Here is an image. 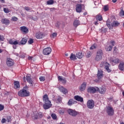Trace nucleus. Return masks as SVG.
<instances>
[{"label": "nucleus", "instance_id": "obj_32", "mask_svg": "<svg viewBox=\"0 0 124 124\" xmlns=\"http://www.w3.org/2000/svg\"><path fill=\"white\" fill-rule=\"evenodd\" d=\"M14 84L15 89H18V88H20V82H19V81H15Z\"/></svg>", "mask_w": 124, "mask_h": 124}, {"label": "nucleus", "instance_id": "obj_12", "mask_svg": "<svg viewBox=\"0 0 124 124\" xmlns=\"http://www.w3.org/2000/svg\"><path fill=\"white\" fill-rule=\"evenodd\" d=\"M53 100H54L56 103H62V97L61 96H56L55 99H53Z\"/></svg>", "mask_w": 124, "mask_h": 124}, {"label": "nucleus", "instance_id": "obj_24", "mask_svg": "<svg viewBox=\"0 0 124 124\" xmlns=\"http://www.w3.org/2000/svg\"><path fill=\"white\" fill-rule=\"evenodd\" d=\"M86 87H87V84L86 82H84L83 84H81L80 87V90L81 92H84V90H85Z\"/></svg>", "mask_w": 124, "mask_h": 124}, {"label": "nucleus", "instance_id": "obj_40", "mask_svg": "<svg viewBox=\"0 0 124 124\" xmlns=\"http://www.w3.org/2000/svg\"><path fill=\"white\" fill-rule=\"evenodd\" d=\"M3 11L5 13H9V12H10V11L8 8H4Z\"/></svg>", "mask_w": 124, "mask_h": 124}, {"label": "nucleus", "instance_id": "obj_9", "mask_svg": "<svg viewBox=\"0 0 124 124\" xmlns=\"http://www.w3.org/2000/svg\"><path fill=\"white\" fill-rule=\"evenodd\" d=\"M107 113H108V116H113V115H114V109H113V108L108 107Z\"/></svg>", "mask_w": 124, "mask_h": 124}, {"label": "nucleus", "instance_id": "obj_48", "mask_svg": "<svg viewBox=\"0 0 124 124\" xmlns=\"http://www.w3.org/2000/svg\"><path fill=\"white\" fill-rule=\"evenodd\" d=\"M28 43H29V44H32V43H33V39H30L28 41Z\"/></svg>", "mask_w": 124, "mask_h": 124}, {"label": "nucleus", "instance_id": "obj_7", "mask_svg": "<svg viewBox=\"0 0 124 124\" xmlns=\"http://www.w3.org/2000/svg\"><path fill=\"white\" fill-rule=\"evenodd\" d=\"M87 106L89 109H93V107H94V101L93 100H89L87 103Z\"/></svg>", "mask_w": 124, "mask_h": 124}, {"label": "nucleus", "instance_id": "obj_21", "mask_svg": "<svg viewBox=\"0 0 124 124\" xmlns=\"http://www.w3.org/2000/svg\"><path fill=\"white\" fill-rule=\"evenodd\" d=\"M58 80L59 81H60V82H62L63 84H65L66 83V79L65 78L62 76L58 77Z\"/></svg>", "mask_w": 124, "mask_h": 124}, {"label": "nucleus", "instance_id": "obj_18", "mask_svg": "<svg viewBox=\"0 0 124 124\" xmlns=\"http://www.w3.org/2000/svg\"><path fill=\"white\" fill-rule=\"evenodd\" d=\"M110 64L109 63L106 62L105 63V69L107 70L108 72H111V69H110Z\"/></svg>", "mask_w": 124, "mask_h": 124}, {"label": "nucleus", "instance_id": "obj_1", "mask_svg": "<svg viewBox=\"0 0 124 124\" xmlns=\"http://www.w3.org/2000/svg\"><path fill=\"white\" fill-rule=\"evenodd\" d=\"M43 101L45 102V104L43 105L44 108L45 110H47V109H49V108H51L52 106V104H51V101L49 100V98H48V95L45 94L44 95Z\"/></svg>", "mask_w": 124, "mask_h": 124}, {"label": "nucleus", "instance_id": "obj_59", "mask_svg": "<svg viewBox=\"0 0 124 124\" xmlns=\"http://www.w3.org/2000/svg\"><path fill=\"white\" fill-rule=\"evenodd\" d=\"M108 100H109V101H110V102L113 101V98H108Z\"/></svg>", "mask_w": 124, "mask_h": 124}, {"label": "nucleus", "instance_id": "obj_46", "mask_svg": "<svg viewBox=\"0 0 124 124\" xmlns=\"http://www.w3.org/2000/svg\"><path fill=\"white\" fill-rule=\"evenodd\" d=\"M39 80L41 82H43L45 80V77H41L39 78Z\"/></svg>", "mask_w": 124, "mask_h": 124}, {"label": "nucleus", "instance_id": "obj_11", "mask_svg": "<svg viewBox=\"0 0 124 124\" xmlns=\"http://www.w3.org/2000/svg\"><path fill=\"white\" fill-rule=\"evenodd\" d=\"M82 6L83 4H78L76 5V10L78 13H81L82 12Z\"/></svg>", "mask_w": 124, "mask_h": 124}, {"label": "nucleus", "instance_id": "obj_58", "mask_svg": "<svg viewBox=\"0 0 124 124\" xmlns=\"http://www.w3.org/2000/svg\"><path fill=\"white\" fill-rule=\"evenodd\" d=\"M0 1L2 3H4L5 2V1H4V0H0Z\"/></svg>", "mask_w": 124, "mask_h": 124}, {"label": "nucleus", "instance_id": "obj_53", "mask_svg": "<svg viewBox=\"0 0 124 124\" xmlns=\"http://www.w3.org/2000/svg\"><path fill=\"white\" fill-rule=\"evenodd\" d=\"M5 122H6V119H5V118L2 119V120H1L2 124H4Z\"/></svg>", "mask_w": 124, "mask_h": 124}, {"label": "nucleus", "instance_id": "obj_5", "mask_svg": "<svg viewBox=\"0 0 124 124\" xmlns=\"http://www.w3.org/2000/svg\"><path fill=\"white\" fill-rule=\"evenodd\" d=\"M67 113L69 114V115H70V116H71L72 117H76V116L79 114L78 111L71 108H69L67 110Z\"/></svg>", "mask_w": 124, "mask_h": 124}, {"label": "nucleus", "instance_id": "obj_13", "mask_svg": "<svg viewBox=\"0 0 124 124\" xmlns=\"http://www.w3.org/2000/svg\"><path fill=\"white\" fill-rule=\"evenodd\" d=\"M8 66H12L14 64V61L12 59H8L6 62Z\"/></svg>", "mask_w": 124, "mask_h": 124}, {"label": "nucleus", "instance_id": "obj_63", "mask_svg": "<svg viewBox=\"0 0 124 124\" xmlns=\"http://www.w3.org/2000/svg\"><path fill=\"white\" fill-rule=\"evenodd\" d=\"M112 2H113L114 3L116 2L117 0H112Z\"/></svg>", "mask_w": 124, "mask_h": 124}, {"label": "nucleus", "instance_id": "obj_52", "mask_svg": "<svg viewBox=\"0 0 124 124\" xmlns=\"http://www.w3.org/2000/svg\"><path fill=\"white\" fill-rule=\"evenodd\" d=\"M60 114H63L64 113V110L63 109H61L59 110Z\"/></svg>", "mask_w": 124, "mask_h": 124}, {"label": "nucleus", "instance_id": "obj_4", "mask_svg": "<svg viewBox=\"0 0 124 124\" xmlns=\"http://www.w3.org/2000/svg\"><path fill=\"white\" fill-rule=\"evenodd\" d=\"M43 117V114L41 112L37 113L36 112H33L32 114V118L33 120H37L38 119H41Z\"/></svg>", "mask_w": 124, "mask_h": 124}, {"label": "nucleus", "instance_id": "obj_41", "mask_svg": "<svg viewBox=\"0 0 124 124\" xmlns=\"http://www.w3.org/2000/svg\"><path fill=\"white\" fill-rule=\"evenodd\" d=\"M18 20V18L16 16H13L12 17L11 21H13V22H16Z\"/></svg>", "mask_w": 124, "mask_h": 124}, {"label": "nucleus", "instance_id": "obj_39", "mask_svg": "<svg viewBox=\"0 0 124 124\" xmlns=\"http://www.w3.org/2000/svg\"><path fill=\"white\" fill-rule=\"evenodd\" d=\"M112 48H113V46H107L106 47V49L107 51H110L112 50Z\"/></svg>", "mask_w": 124, "mask_h": 124}, {"label": "nucleus", "instance_id": "obj_16", "mask_svg": "<svg viewBox=\"0 0 124 124\" xmlns=\"http://www.w3.org/2000/svg\"><path fill=\"white\" fill-rule=\"evenodd\" d=\"M20 31H21L22 32H23V33H28V32H29V29H28V28H27L26 26H22L20 27Z\"/></svg>", "mask_w": 124, "mask_h": 124}, {"label": "nucleus", "instance_id": "obj_42", "mask_svg": "<svg viewBox=\"0 0 124 124\" xmlns=\"http://www.w3.org/2000/svg\"><path fill=\"white\" fill-rule=\"evenodd\" d=\"M51 117L53 120H56L57 119V115L55 113L51 114Z\"/></svg>", "mask_w": 124, "mask_h": 124}, {"label": "nucleus", "instance_id": "obj_34", "mask_svg": "<svg viewBox=\"0 0 124 124\" xmlns=\"http://www.w3.org/2000/svg\"><path fill=\"white\" fill-rule=\"evenodd\" d=\"M96 19L98 20V21H102V16L100 14H98L96 16Z\"/></svg>", "mask_w": 124, "mask_h": 124}, {"label": "nucleus", "instance_id": "obj_8", "mask_svg": "<svg viewBox=\"0 0 124 124\" xmlns=\"http://www.w3.org/2000/svg\"><path fill=\"white\" fill-rule=\"evenodd\" d=\"M51 52H52V48H51V47H46L43 50V53L44 55H45L46 56L50 55Z\"/></svg>", "mask_w": 124, "mask_h": 124}, {"label": "nucleus", "instance_id": "obj_28", "mask_svg": "<svg viewBox=\"0 0 124 124\" xmlns=\"http://www.w3.org/2000/svg\"><path fill=\"white\" fill-rule=\"evenodd\" d=\"M97 77L98 79H101L103 77V74L102 71H98Z\"/></svg>", "mask_w": 124, "mask_h": 124}, {"label": "nucleus", "instance_id": "obj_2", "mask_svg": "<svg viewBox=\"0 0 124 124\" xmlns=\"http://www.w3.org/2000/svg\"><path fill=\"white\" fill-rule=\"evenodd\" d=\"M18 96H20V97L30 96V92L23 89L18 92Z\"/></svg>", "mask_w": 124, "mask_h": 124}, {"label": "nucleus", "instance_id": "obj_31", "mask_svg": "<svg viewBox=\"0 0 124 124\" xmlns=\"http://www.w3.org/2000/svg\"><path fill=\"white\" fill-rule=\"evenodd\" d=\"M119 68L120 70L123 71L124 70V62H121L120 63Z\"/></svg>", "mask_w": 124, "mask_h": 124}, {"label": "nucleus", "instance_id": "obj_27", "mask_svg": "<svg viewBox=\"0 0 124 124\" xmlns=\"http://www.w3.org/2000/svg\"><path fill=\"white\" fill-rule=\"evenodd\" d=\"M120 25V22H119L118 21H113L112 23V28H114L115 27H119V25Z\"/></svg>", "mask_w": 124, "mask_h": 124}, {"label": "nucleus", "instance_id": "obj_19", "mask_svg": "<svg viewBox=\"0 0 124 124\" xmlns=\"http://www.w3.org/2000/svg\"><path fill=\"white\" fill-rule=\"evenodd\" d=\"M74 98L76 100L79 101L80 102H83L84 101L83 97H80V96L76 95L74 96Z\"/></svg>", "mask_w": 124, "mask_h": 124}, {"label": "nucleus", "instance_id": "obj_43", "mask_svg": "<svg viewBox=\"0 0 124 124\" xmlns=\"http://www.w3.org/2000/svg\"><path fill=\"white\" fill-rule=\"evenodd\" d=\"M103 9L104 11H108L109 9V7H108V5H105L103 8Z\"/></svg>", "mask_w": 124, "mask_h": 124}, {"label": "nucleus", "instance_id": "obj_56", "mask_svg": "<svg viewBox=\"0 0 124 124\" xmlns=\"http://www.w3.org/2000/svg\"><path fill=\"white\" fill-rule=\"evenodd\" d=\"M52 36L53 37H56V36H57V33L54 32V33H52Z\"/></svg>", "mask_w": 124, "mask_h": 124}, {"label": "nucleus", "instance_id": "obj_14", "mask_svg": "<svg viewBox=\"0 0 124 124\" xmlns=\"http://www.w3.org/2000/svg\"><path fill=\"white\" fill-rule=\"evenodd\" d=\"M96 91H97V89L94 87H90L88 89V92L90 93H96Z\"/></svg>", "mask_w": 124, "mask_h": 124}, {"label": "nucleus", "instance_id": "obj_62", "mask_svg": "<svg viewBox=\"0 0 124 124\" xmlns=\"http://www.w3.org/2000/svg\"><path fill=\"white\" fill-rule=\"evenodd\" d=\"M23 80L24 82H26V77H23Z\"/></svg>", "mask_w": 124, "mask_h": 124}, {"label": "nucleus", "instance_id": "obj_23", "mask_svg": "<svg viewBox=\"0 0 124 124\" xmlns=\"http://www.w3.org/2000/svg\"><path fill=\"white\" fill-rule=\"evenodd\" d=\"M77 102H76V101H74V100L72 99H70L68 103L67 104L69 106H71L72 105H73V104H75V103H76Z\"/></svg>", "mask_w": 124, "mask_h": 124}, {"label": "nucleus", "instance_id": "obj_22", "mask_svg": "<svg viewBox=\"0 0 124 124\" xmlns=\"http://www.w3.org/2000/svg\"><path fill=\"white\" fill-rule=\"evenodd\" d=\"M106 23L107 26L108 27V29H109V30H112V29H113V26H112V23H111V22L110 21V19H108Z\"/></svg>", "mask_w": 124, "mask_h": 124}, {"label": "nucleus", "instance_id": "obj_35", "mask_svg": "<svg viewBox=\"0 0 124 124\" xmlns=\"http://www.w3.org/2000/svg\"><path fill=\"white\" fill-rule=\"evenodd\" d=\"M79 25H80V22L79 21V20H76L74 21V27H75L76 28H77V27H78Z\"/></svg>", "mask_w": 124, "mask_h": 124}, {"label": "nucleus", "instance_id": "obj_33", "mask_svg": "<svg viewBox=\"0 0 124 124\" xmlns=\"http://www.w3.org/2000/svg\"><path fill=\"white\" fill-rule=\"evenodd\" d=\"M76 57V55L73 54V53H71L70 57V59L71 60V61H75V60H77Z\"/></svg>", "mask_w": 124, "mask_h": 124}, {"label": "nucleus", "instance_id": "obj_20", "mask_svg": "<svg viewBox=\"0 0 124 124\" xmlns=\"http://www.w3.org/2000/svg\"><path fill=\"white\" fill-rule=\"evenodd\" d=\"M36 37L37 39H41V38H43V33L41 32H38L36 33Z\"/></svg>", "mask_w": 124, "mask_h": 124}, {"label": "nucleus", "instance_id": "obj_17", "mask_svg": "<svg viewBox=\"0 0 124 124\" xmlns=\"http://www.w3.org/2000/svg\"><path fill=\"white\" fill-rule=\"evenodd\" d=\"M1 22L2 24H5V25H6L7 26H8V25L10 24V21L7 18H3L1 20Z\"/></svg>", "mask_w": 124, "mask_h": 124}, {"label": "nucleus", "instance_id": "obj_44", "mask_svg": "<svg viewBox=\"0 0 124 124\" xmlns=\"http://www.w3.org/2000/svg\"><path fill=\"white\" fill-rule=\"evenodd\" d=\"M119 16H124V10L122 9L120 11V12L119 13Z\"/></svg>", "mask_w": 124, "mask_h": 124}, {"label": "nucleus", "instance_id": "obj_60", "mask_svg": "<svg viewBox=\"0 0 124 124\" xmlns=\"http://www.w3.org/2000/svg\"><path fill=\"white\" fill-rule=\"evenodd\" d=\"M94 24L96 25V26H97V25H98V22H97V21H96L94 22Z\"/></svg>", "mask_w": 124, "mask_h": 124}, {"label": "nucleus", "instance_id": "obj_30", "mask_svg": "<svg viewBox=\"0 0 124 124\" xmlns=\"http://www.w3.org/2000/svg\"><path fill=\"white\" fill-rule=\"evenodd\" d=\"M111 62L112 65H115V64H117V63H119V62H120V60L116 59H115L114 60H112L111 61Z\"/></svg>", "mask_w": 124, "mask_h": 124}, {"label": "nucleus", "instance_id": "obj_26", "mask_svg": "<svg viewBox=\"0 0 124 124\" xmlns=\"http://www.w3.org/2000/svg\"><path fill=\"white\" fill-rule=\"evenodd\" d=\"M83 56L84 54H83V53H82L81 52H78L76 54V57L78 59H82Z\"/></svg>", "mask_w": 124, "mask_h": 124}, {"label": "nucleus", "instance_id": "obj_10", "mask_svg": "<svg viewBox=\"0 0 124 124\" xmlns=\"http://www.w3.org/2000/svg\"><path fill=\"white\" fill-rule=\"evenodd\" d=\"M26 80L27 82L30 84L31 87L34 85V82L31 79V75H28L26 76Z\"/></svg>", "mask_w": 124, "mask_h": 124}, {"label": "nucleus", "instance_id": "obj_45", "mask_svg": "<svg viewBox=\"0 0 124 124\" xmlns=\"http://www.w3.org/2000/svg\"><path fill=\"white\" fill-rule=\"evenodd\" d=\"M4 36L3 35H0V41H4Z\"/></svg>", "mask_w": 124, "mask_h": 124}, {"label": "nucleus", "instance_id": "obj_15", "mask_svg": "<svg viewBox=\"0 0 124 124\" xmlns=\"http://www.w3.org/2000/svg\"><path fill=\"white\" fill-rule=\"evenodd\" d=\"M97 90L99 91V93H101V94H104L106 92V88L104 87H102L100 89L97 88Z\"/></svg>", "mask_w": 124, "mask_h": 124}, {"label": "nucleus", "instance_id": "obj_38", "mask_svg": "<svg viewBox=\"0 0 124 124\" xmlns=\"http://www.w3.org/2000/svg\"><path fill=\"white\" fill-rule=\"evenodd\" d=\"M96 48H97V45L94 44L91 46L90 50H93V49H96Z\"/></svg>", "mask_w": 124, "mask_h": 124}, {"label": "nucleus", "instance_id": "obj_3", "mask_svg": "<svg viewBox=\"0 0 124 124\" xmlns=\"http://www.w3.org/2000/svg\"><path fill=\"white\" fill-rule=\"evenodd\" d=\"M102 56H103V51H102V50L101 49H98L96 52L95 58V61H101L102 59Z\"/></svg>", "mask_w": 124, "mask_h": 124}, {"label": "nucleus", "instance_id": "obj_50", "mask_svg": "<svg viewBox=\"0 0 124 124\" xmlns=\"http://www.w3.org/2000/svg\"><path fill=\"white\" fill-rule=\"evenodd\" d=\"M4 109V106L0 104V111H2Z\"/></svg>", "mask_w": 124, "mask_h": 124}, {"label": "nucleus", "instance_id": "obj_64", "mask_svg": "<svg viewBox=\"0 0 124 124\" xmlns=\"http://www.w3.org/2000/svg\"><path fill=\"white\" fill-rule=\"evenodd\" d=\"M24 89H29V87H28V86H25Z\"/></svg>", "mask_w": 124, "mask_h": 124}, {"label": "nucleus", "instance_id": "obj_61", "mask_svg": "<svg viewBox=\"0 0 124 124\" xmlns=\"http://www.w3.org/2000/svg\"><path fill=\"white\" fill-rule=\"evenodd\" d=\"M25 57V55L20 56V58H21L22 59H24Z\"/></svg>", "mask_w": 124, "mask_h": 124}, {"label": "nucleus", "instance_id": "obj_51", "mask_svg": "<svg viewBox=\"0 0 124 124\" xmlns=\"http://www.w3.org/2000/svg\"><path fill=\"white\" fill-rule=\"evenodd\" d=\"M110 43H111L112 46H115V43L114 41H113V40L111 41Z\"/></svg>", "mask_w": 124, "mask_h": 124}, {"label": "nucleus", "instance_id": "obj_6", "mask_svg": "<svg viewBox=\"0 0 124 124\" xmlns=\"http://www.w3.org/2000/svg\"><path fill=\"white\" fill-rule=\"evenodd\" d=\"M9 44H11V45H13V48L14 49L17 48V46L16 45H20V44L19 43V42H18V41H14L11 39L9 41Z\"/></svg>", "mask_w": 124, "mask_h": 124}, {"label": "nucleus", "instance_id": "obj_55", "mask_svg": "<svg viewBox=\"0 0 124 124\" xmlns=\"http://www.w3.org/2000/svg\"><path fill=\"white\" fill-rule=\"evenodd\" d=\"M104 31H106V29L105 28H101V32H104ZM104 32H105V31H104Z\"/></svg>", "mask_w": 124, "mask_h": 124}, {"label": "nucleus", "instance_id": "obj_49", "mask_svg": "<svg viewBox=\"0 0 124 124\" xmlns=\"http://www.w3.org/2000/svg\"><path fill=\"white\" fill-rule=\"evenodd\" d=\"M7 121H8V123H9V122H11V116H7Z\"/></svg>", "mask_w": 124, "mask_h": 124}, {"label": "nucleus", "instance_id": "obj_57", "mask_svg": "<svg viewBox=\"0 0 124 124\" xmlns=\"http://www.w3.org/2000/svg\"><path fill=\"white\" fill-rule=\"evenodd\" d=\"M32 57L29 56L28 57V60H29L30 61H31V60H32Z\"/></svg>", "mask_w": 124, "mask_h": 124}, {"label": "nucleus", "instance_id": "obj_25", "mask_svg": "<svg viewBox=\"0 0 124 124\" xmlns=\"http://www.w3.org/2000/svg\"><path fill=\"white\" fill-rule=\"evenodd\" d=\"M27 41L28 38L27 37H24L20 41V44H21V45H25V44L27 43Z\"/></svg>", "mask_w": 124, "mask_h": 124}, {"label": "nucleus", "instance_id": "obj_47", "mask_svg": "<svg viewBox=\"0 0 124 124\" xmlns=\"http://www.w3.org/2000/svg\"><path fill=\"white\" fill-rule=\"evenodd\" d=\"M24 9L26 10V11H31V9L29 7H25Z\"/></svg>", "mask_w": 124, "mask_h": 124}, {"label": "nucleus", "instance_id": "obj_29", "mask_svg": "<svg viewBox=\"0 0 124 124\" xmlns=\"http://www.w3.org/2000/svg\"><path fill=\"white\" fill-rule=\"evenodd\" d=\"M60 91H61V92H62V93H64V94H65L66 93H68L67 90H66V89H65L64 87H63L62 86L60 87Z\"/></svg>", "mask_w": 124, "mask_h": 124}, {"label": "nucleus", "instance_id": "obj_54", "mask_svg": "<svg viewBox=\"0 0 124 124\" xmlns=\"http://www.w3.org/2000/svg\"><path fill=\"white\" fill-rule=\"evenodd\" d=\"M113 53L114 54H116V53H117V47L116 46L114 47Z\"/></svg>", "mask_w": 124, "mask_h": 124}, {"label": "nucleus", "instance_id": "obj_36", "mask_svg": "<svg viewBox=\"0 0 124 124\" xmlns=\"http://www.w3.org/2000/svg\"><path fill=\"white\" fill-rule=\"evenodd\" d=\"M46 3L48 5H51L52 4H54V0H49L47 1Z\"/></svg>", "mask_w": 124, "mask_h": 124}, {"label": "nucleus", "instance_id": "obj_37", "mask_svg": "<svg viewBox=\"0 0 124 124\" xmlns=\"http://www.w3.org/2000/svg\"><path fill=\"white\" fill-rule=\"evenodd\" d=\"M92 55H93V52L92 51H88L86 54V58H90V57L92 56Z\"/></svg>", "mask_w": 124, "mask_h": 124}]
</instances>
